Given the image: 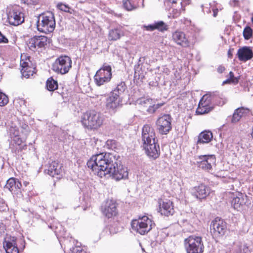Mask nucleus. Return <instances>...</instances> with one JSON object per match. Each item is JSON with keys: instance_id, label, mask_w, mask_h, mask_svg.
I'll return each instance as SVG.
<instances>
[{"instance_id": "13d9d810", "label": "nucleus", "mask_w": 253, "mask_h": 253, "mask_svg": "<svg viewBox=\"0 0 253 253\" xmlns=\"http://www.w3.org/2000/svg\"><path fill=\"white\" fill-rule=\"evenodd\" d=\"M21 1L27 5L30 4L32 3V0H21Z\"/></svg>"}, {"instance_id": "423d86ee", "label": "nucleus", "mask_w": 253, "mask_h": 253, "mask_svg": "<svg viewBox=\"0 0 253 253\" xmlns=\"http://www.w3.org/2000/svg\"><path fill=\"white\" fill-rule=\"evenodd\" d=\"M184 247L186 253H203L205 247L202 237L192 235L184 240Z\"/></svg>"}, {"instance_id": "39448f33", "label": "nucleus", "mask_w": 253, "mask_h": 253, "mask_svg": "<svg viewBox=\"0 0 253 253\" xmlns=\"http://www.w3.org/2000/svg\"><path fill=\"white\" fill-rule=\"evenodd\" d=\"M103 121L102 114L94 110L86 111L81 118L83 126L88 130L97 129L102 125Z\"/></svg>"}, {"instance_id": "7ed1b4c3", "label": "nucleus", "mask_w": 253, "mask_h": 253, "mask_svg": "<svg viewBox=\"0 0 253 253\" xmlns=\"http://www.w3.org/2000/svg\"><path fill=\"white\" fill-rule=\"evenodd\" d=\"M227 100L219 94L213 93L204 95L200 99L196 113L197 115H204L211 112L214 108L212 105L222 106Z\"/></svg>"}, {"instance_id": "9d476101", "label": "nucleus", "mask_w": 253, "mask_h": 253, "mask_svg": "<svg viewBox=\"0 0 253 253\" xmlns=\"http://www.w3.org/2000/svg\"><path fill=\"white\" fill-rule=\"evenodd\" d=\"M196 165L198 168L208 172L213 170V166L216 165V157L214 155L198 156Z\"/></svg>"}, {"instance_id": "a878e982", "label": "nucleus", "mask_w": 253, "mask_h": 253, "mask_svg": "<svg viewBox=\"0 0 253 253\" xmlns=\"http://www.w3.org/2000/svg\"><path fill=\"white\" fill-rule=\"evenodd\" d=\"M124 36L123 28L121 27H117L111 29L108 34V39L109 41H117Z\"/></svg>"}, {"instance_id": "6ab92c4d", "label": "nucleus", "mask_w": 253, "mask_h": 253, "mask_svg": "<svg viewBox=\"0 0 253 253\" xmlns=\"http://www.w3.org/2000/svg\"><path fill=\"white\" fill-rule=\"evenodd\" d=\"M30 56H27L26 54H22L21 56L20 67H21V73L22 78L28 79L32 75V68L29 66V62L30 61Z\"/></svg>"}, {"instance_id": "09e8293b", "label": "nucleus", "mask_w": 253, "mask_h": 253, "mask_svg": "<svg viewBox=\"0 0 253 253\" xmlns=\"http://www.w3.org/2000/svg\"><path fill=\"white\" fill-rule=\"evenodd\" d=\"M180 11L176 9H174L172 10V16L173 18H176L180 15Z\"/></svg>"}, {"instance_id": "c03bdc74", "label": "nucleus", "mask_w": 253, "mask_h": 253, "mask_svg": "<svg viewBox=\"0 0 253 253\" xmlns=\"http://www.w3.org/2000/svg\"><path fill=\"white\" fill-rule=\"evenodd\" d=\"M12 138H13L14 142L18 145H20L22 142V140L21 138H20L19 134L13 136Z\"/></svg>"}, {"instance_id": "a211bd4d", "label": "nucleus", "mask_w": 253, "mask_h": 253, "mask_svg": "<svg viewBox=\"0 0 253 253\" xmlns=\"http://www.w3.org/2000/svg\"><path fill=\"white\" fill-rule=\"evenodd\" d=\"M252 112L248 108L244 107H239L234 110L232 116H229L231 124H235L239 122L242 118L249 116L251 115Z\"/></svg>"}, {"instance_id": "4c0bfd02", "label": "nucleus", "mask_w": 253, "mask_h": 253, "mask_svg": "<svg viewBox=\"0 0 253 253\" xmlns=\"http://www.w3.org/2000/svg\"><path fill=\"white\" fill-rule=\"evenodd\" d=\"M228 79L229 80L231 84L236 85L239 82V80L240 79V76L235 77L234 73L232 71H230L229 73Z\"/></svg>"}, {"instance_id": "f257e3e1", "label": "nucleus", "mask_w": 253, "mask_h": 253, "mask_svg": "<svg viewBox=\"0 0 253 253\" xmlns=\"http://www.w3.org/2000/svg\"><path fill=\"white\" fill-rule=\"evenodd\" d=\"M86 165L100 177L109 174L113 179L119 181L128 176L127 168L122 164L120 156L114 153L93 155L87 162Z\"/></svg>"}, {"instance_id": "f3484780", "label": "nucleus", "mask_w": 253, "mask_h": 253, "mask_svg": "<svg viewBox=\"0 0 253 253\" xmlns=\"http://www.w3.org/2000/svg\"><path fill=\"white\" fill-rule=\"evenodd\" d=\"M101 210L103 214L108 218L116 216L118 213L116 203L113 200H107L101 206Z\"/></svg>"}, {"instance_id": "4468645a", "label": "nucleus", "mask_w": 253, "mask_h": 253, "mask_svg": "<svg viewBox=\"0 0 253 253\" xmlns=\"http://www.w3.org/2000/svg\"><path fill=\"white\" fill-rule=\"evenodd\" d=\"M171 120L172 118L169 114H164L157 119L156 125L160 134H167L171 130Z\"/></svg>"}, {"instance_id": "b1692460", "label": "nucleus", "mask_w": 253, "mask_h": 253, "mask_svg": "<svg viewBox=\"0 0 253 253\" xmlns=\"http://www.w3.org/2000/svg\"><path fill=\"white\" fill-rule=\"evenodd\" d=\"M62 164L56 161H52L48 164L47 169L44 170V172L52 177L59 175L62 172Z\"/></svg>"}, {"instance_id": "0e129e2a", "label": "nucleus", "mask_w": 253, "mask_h": 253, "mask_svg": "<svg viewBox=\"0 0 253 253\" xmlns=\"http://www.w3.org/2000/svg\"><path fill=\"white\" fill-rule=\"evenodd\" d=\"M172 3H176V0H173L172 1Z\"/></svg>"}, {"instance_id": "680f3d73", "label": "nucleus", "mask_w": 253, "mask_h": 253, "mask_svg": "<svg viewBox=\"0 0 253 253\" xmlns=\"http://www.w3.org/2000/svg\"><path fill=\"white\" fill-rule=\"evenodd\" d=\"M34 65L33 64V74L34 73H36V67H34Z\"/></svg>"}, {"instance_id": "bb28decb", "label": "nucleus", "mask_w": 253, "mask_h": 253, "mask_svg": "<svg viewBox=\"0 0 253 253\" xmlns=\"http://www.w3.org/2000/svg\"><path fill=\"white\" fill-rule=\"evenodd\" d=\"M47 42V38L44 36H34L33 37V47H44Z\"/></svg>"}, {"instance_id": "e2e57ef3", "label": "nucleus", "mask_w": 253, "mask_h": 253, "mask_svg": "<svg viewBox=\"0 0 253 253\" xmlns=\"http://www.w3.org/2000/svg\"><path fill=\"white\" fill-rule=\"evenodd\" d=\"M48 227L49 228H51L52 230L54 229V226L53 225H52L50 224V225H48Z\"/></svg>"}, {"instance_id": "ddd939ff", "label": "nucleus", "mask_w": 253, "mask_h": 253, "mask_svg": "<svg viewBox=\"0 0 253 253\" xmlns=\"http://www.w3.org/2000/svg\"><path fill=\"white\" fill-rule=\"evenodd\" d=\"M210 228L213 237L220 238L223 237L227 232V223L221 218L217 217L211 221Z\"/></svg>"}, {"instance_id": "a19ab883", "label": "nucleus", "mask_w": 253, "mask_h": 253, "mask_svg": "<svg viewBox=\"0 0 253 253\" xmlns=\"http://www.w3.org/2000/svg\"><path fill=\"white\" fill-rule=\"evenodd\" d=\"M9 133L11 137L15 135H18L19 132L18 128L16 127L11 126L9 128Z\"/></svg>"}, {"instance_id": "393cba45", "label": "nucleus", "mask_w": 253, "mask_h": 253, "mask_svg": "<svg viewBox=\"0 0 253 253\" xmlns=\"http://www.w3.org/2000/svg\"><path fill=\"white\" fill-rule=\"evenodd\" d=\"M21 187H22L21 182L19 181L18 179L13 177L7 180L5 185V188L8 189L10 192L14 193L18 192Z\"/></svg>"}, {"instance_id": "5701e85b", "label": "nucleus", "mask_w": 253, "mask_h": 253, "mask_svg": "<svg viewBox=\"0 0 253 253\" xmlns=\"http://www.w3.org/2000/svg\"><path fill=\"white\" fill-rule=\"evenodd\" d=\"M237 56L240 61L246 62L253 58V51L250 46H244L238 49Z\"/></svg>"}, {"instance_id": "f03ea898", "label": "nucleus", "mask_w": 253, "mask_h": 253, "mask_svg": "<svg viewBox=\"0 0 253 253\" xmlns=\"http://www.w3.org/2000/svg\"><path fill=\"white\" fill-rule=\"evenodd\" d=\"M141 140L143 147L147 156L155 160L160 155L158 140L156 137L154 128L146 124L142 128Z\"/></svg>"}, {"instance_id": "e433bc0d", "label": "nucleus", "mask_w": 253, "mask_h": 253, "mask_svg": "<svg viewBox=\"0 0 253 253\" xmlns=\"http://www.w3.org/2000/svg\"><path fill=\"white\" fill-rule=\"evenodd\" d=\"M106 144L107 148L113 150L118 149V143L117 141L114 139H109L106 141Z\"/></svg>"}, {"instance_id": "9b49d317", "label": "nucleus", "mask_w": 253, "mask_h": 253, "mask_svg": "<svg viewBox=\"0 0 253 253\" xmlns=\"http://www.w3.org/2000/svg\"><path fill=\"white\" fill-rule=\"evenodd\" d=\"M232 195L231 206L238 211L243 210L251 204L249 197L245 193L237 192L235 194L233 193Z\"/></svg>"}, {"instance_id": "f8f14e48", "label": "nucleus", "mask_w": 253, "mask_h": 253, "mask_svg": "<svg viewBox=\"0 0 253 253\" xmlns=\"http://www.w3.org/2000/svg\"><path fill=\"white\" fill-rule=\"evenodd\" d=\"M172 37L177 44L185 48L193 45L196 41L195 35L186 36L184 32L181 31H175L172 34Z\"/></svg>"}, {"instance_id": "aec40b11", "label": "nucleus", "mask_w": 253, "mask_h": 253, "mask_svg": "<svg viewBox=\"0 0 253 253\" xmlns=\"http://www.w3.org/2000/svg\"><path fill=\"white\" fill-rule=\"evenodd\" d=\"M159 212L165 216L172 215L174 213L173 203L169 200L166 199L162 202H159Z\"/></svg>"}, {"instance_id": "2eb2a0df", "label": "nucleus", "mask_w": 253, "mask_h": 253, "mask_svg": "<svg viewBox=\"0 0 253 253\" xmlns=\"http://www.w3.org/2000/svg\"><path fill=\"white\" fill-rule=\"evenodd\" d=\"M122 97H119L116 93L114 94L110 93L106 99V108L111 114H115L118 109L122 106Z\"/></svg>"}, {"instance_id": "6e6d98bb", "label": "nucleus", "mask_w": 253, "mask_h": 253, "mask_svg": "<svg viewBox=\"0 0 253 253\" xmlns=\"http://www.w3.org/2000/svg\"><path fill=\"white\" fill-rule=\"evenodd\" d=\"M213 14L212 15L214 17H216L218 14V9L217 8L212 9Z\"/></svg>"}, {"instance_id": "49530a36", "label": "nucleus", "mask_w": 253, "mask_h": 253, "mask_svg": "<svg viewBox=\"0 0 253 253\" xmlns=\"http://www.w3.org/2000/svg\"><path fill=\"white\" fill-rule=\"evenodd\" d=\"M8 42V39L3 36L0 32V43H7Z\"/></svg>"}, {"instance_id": "2f4dec72", "label": "nucleus", "mask_w": 253, "mask_h": 253, "mask_svg": "<svg viewBox=\"0 0 253 253\" xmlns=\"http://www.w3.org/2000/svg\"><path fill=\"white\" fill-rule=\"evenodd\" d=\"M165 104V103H159L155 104V102L152 105H149L146 110L147 112L149 114L155 113L156 111L162 107Z\"/></svg>"}, {"instance_id": "4d7b16f0", "label": "nucleus", "mask_w": 253, "mask_h": 253, "mask_svg": "<svg viewBox=\"0 0 253 253\" xmlns=\"http://www.w3.org/2000/svg\"><path fill=\"white\" fill-rule=\"evenodd\" d=\"M144 60V57H140L137 64H139V65L140 66V65L143 64V62Z\"/></svg>"}, {"instance_id": "de8ad7c7", "label": "nucleus", "mask_w": 253, "mask_h": 253, "mask_svg": "<svg viewBox=\"0 0 253 253\" xmlns=\"http://www.w3.org/2000/svg\"><path fill=\"white\" fill-rule=\"evenodd\" d=\"M239 0H230V4L231 6L234 7H237L239 6Z\"/></svg>"}, {"instance_id": "79ce46f5", "label": "nucleus", "mask_w": 253, "mask_h": 253, "mask_svg": "<svg viewBox=\"0 0 253 253\" xmlns=\"http://www.w3.org/2000/svg\"><path fill=\"white\" fill-rule=\"evenodd\" d=\"M8 207L4 201L2 199L0 200V211H4L8 210Z\"/></svg>"}, {"instance_id": "bf43d9fd", "label": "nucleus", "mask_w": 253, "mask_h": 253, "mask_svg": "<svg viewBox=\"0 0 253 253\" xmlns=\"http://www.w3.org/2000/svg\"><path fill=\"white\" fill-rule=\"evenodd\" d=\"M225 84H231L228 78H227L226 80L223 82L222 84L224 85Z\"/></svg>"}, {"instance_id": "c85d7f7f", "label": "nucleus", "mask_w": 253, "mask_h": 253, "mask_svg": "<svg viewBox=\"0 0 253 253\" xmlns=\"http://www.w3.org/2000/svg\"><path fill=\"white\" fill-rule=\"evenodd\" d=\"M136 102L138 105L142 107H147L148 105H151L153 103H155V101L152 98L147 96L138 98L136 100Z\"/></svg>"}, {"instance_id": "58836bf2", "label": "nucleus", "mask_w": 253, "mask_h": 253, "mask_svg": "<svg viewBox=\"0 0 253 253\" xmlns=\"http://www.w3.org/2000/svg\"><path fill=\"white\" fill-rule=\"evenodd\" d=\"M250 251L247 244L241 245L238 246L236 253H250Z\"/></svg>"}, {"instance_id": "052dcab7", "label": "nucleus", "mask_w": 253, "mask_h": 253, "mask_svg": "<svg viewBox=\"0 0 253 253\" xmlns=\"http://www.w3.org/2000/svg\"><path fill=\"white\" fill-rule=\"evenodd\" d=\"M41 0H33V5H37L40 3Z\"/></svg>"}, {"instance_id": "0eeeda50", "label": "nucleus", "mask_w": 253, "mask_h": 253, "mask_svg": "<svg viewBox=\"0 0 253 253\" xmlns=\"http://www.w3.org/2000/svg\"><path fill=\"white\" fill-rule=\"evenodd\" d=\"M154 223L147 216L139 217L138 219L133 220L131 223L132 229L141 235H145L152 228Z\"/></svg>"}, {"instance_id": "864d4df0", "label": "nucleus", "mask_w": 253, "mask_h": 253, "mask_svg": "<svg viewBox=\"0 0 253 253\" xmlns=\"http://www.w3.org/2000/svg\"><path fill=\"white\" fill-rule=\"evenodd\" d=\"M141 69V68L140 67L139 64H136L134 67V75L136 76V74L137 72H139L140 70Z\"/></svg>"}, {"instance_id": "c756f323", "label": "nucleus", "mask_w": 253, "mask_h": 253, "mask_svg": "<svg viewBox=\"0 0 253 253\" xmlns=\"http://www.w3.org/2000/svg\"><path fill=\"white\" fill-rule=\"evenodd\" d=\"M127 86L125 82L122 81L119 83L116 88L114 90H112L110 93L114 94L115 93L117 95H119V97H121V95L125 92Z\"/></svg>"}, {"instance_id": "473e14b6", "label": "nucleus", "mask_w": 253, "mask_h": 253, "mask_svg": "<svg viewBox=\"0 0 253 253\" xmlns=\"http://www.w3.org/2000/svg\"><path fill=\"white\" fill-rule=\"evenodd\" d=\"M123 6L127 11L132 10L137 7L136 4L131 0H123Z\"/></svg>"}, {"instance_id": "3c124183", "label": "nucleus", "mask_w": 253, "mask_h": 253, "mask_svg": "<svg viewBox=\"0 0 253 253\" xmlns=\"http://www.w3.org/2000/svg\"><path fill=\"white\" fill-rule=\"evenodd\" d=\"M234 49L233 48H230L228 49L227 55H228V57L229 58H230V59L232 58L233 53L234 52Z\"/></svg>"}, {"instance_id": "c9c22d12", "label": "nucleus", "mask_w": 253, "mask_h": 253, "mask_svg": "<svg viewBox=\"0 0 253 253\" xmlns=\"http://www.w3.org/2000/svg\"><path fill=\"white\" fill-rule=\"evenodd\" d=\"M253 30L250 26H246L243 32L244 38L245 40H248L253 36Z\"/></svg>"}, {"instance_id": "6e6552de", "label": "nucleus", "mask_w": 253, "mask_h": 253, "mask_svg": "<svg viewBox=\"0 0 253 253\" xmlns=\"http://www.w3.org/2000/svg\"><path fill=\"white\" fill-rule=\"evenodd\" d=\"M112 78V67L104 63L102 67L96 72L94 76V80L97 86H101L108 83Z\"/></svg>"}, {"instance_id": "412c9836", "label": "nucleus", "mask_w": 253, "mask_h": 253, "mask_svg": "<svg viewBox=\"0 0 253 253\" xmlns=\"http://www.w3.org/2000/svg\"><path fill=\"white\" fill-rule=\"evenodd\" d=\"M193 190L192 195L200 201L205 199L210 194L209 188L203 184L194 187Z\"/></svg>"}, {"instance_id": "72a5a7b5", "label": "nucleus", "mask_w": 253, "mask_h": 253, "mask_svg": "<svg viewBox=\"0 0 253 253\" xmlns=\"http://www.w3.org/2000/svg\"><path fill=\"white\" fill-rule=\"evenodd\" d=\"M155 30H158L160 32H164L168 30V26L163 21H160L154 23Z\"/></svg>"}, {"instance_id": "1a4fd4ad", "label": "nucleus", "mask_w": 253, "mask_h": 253, "mask_svg": "<svg viewBox=\"0 0 253 253\" xmlns=\"http://www.w3.org/2000/svg\"><path fill=\"white\" fill-rule=\"evenodd\" d=\"M72 67L71 58L67 55L60 56L52 64L51 69L58 74L67 73Z\"/></svg>"}, {"instance_id": "4be33fe9", "label": "nucleus", "mask_w": 253, "mask_h": 253, "mask_svg": "<svg viewBox=\"0 0 253 253\" xmlns=\"http://www.w3.org/2000/svg\"><path fill=\"white\" fill-rule=\"evenodd\" d=\"M3 248L6 253H19L16 238L15 237L10 236L6 238L3 242Z\"/></svg>"}, {"instance_id": "ea45409f", "label": "nucleus", "mask_w": 253, "mask_h": 253, "mask_svg": "<svg viewBox=\"0 0 253 253\" xmlns=\"http://www.w3.org/2000/svg\"><path fill=\"white\" fill-rule=\"evenodd\" d=\"M8 102V97L4 93L0 92V106H4Z\"/></svg>"}, {"instance_id": "a18cd8bd", "label": "nucleus", "mask_w": 253, "mask_h": 253, "mask_svg": "<svg viewBox=\"0 0 253 253\" xmlns=\"http://www.w3.org/2000/svg\"><path fill=\"white\" fill-rule=\"evenodd\" d=\"M143 28L147 31H153L155 30L154 23L147 26L144 25Z\"/></svg>"}, {"instance_id": "dca6fc26", "label": "nucleus", "mask_w": 253, "mask_h": 253, "mask_svg": "<svg viewBox=\"0 0 253 253\" xmlns=\"http://www.w3.org/2000/svg\"><path fill=\"white\" fill-rule=\"evenodd\" d=\"M7 20L13 26H17L24 21L23 14L17 6L11 7L7 13Z\"/></svg>"}, {"instance_id": "20e7f679", "label": "nucleus", "mask_w": 253, "mask_h": 253, "mask_svg": "<svg viewBox=\"0 0 253 253\" xmlns=\"http://www.w3.org/2000/svg\"><path fill=\"white\" fill-rule=\"evenodd\" d=\"M55 25L54 14L51 11L42 12L37 16L36 26L40 32L51 33L54 30Z\"/></svg>"}, {"instance_id": "5fc2aeb1", "label": "nucleus", "mask_w": 253, "mask_h": 253, "mask_svg": "<svg viewBox=\"0 0 253 253\" xmlns=\"http://www.w3.org/2000/svg\"><path fill=\"white\" fill-rule=\"evenodd\" d=\"M30 183L29 181H23V185H22V189L23 190H27V186L29 185Z\"/></svg>"}, {"instance_id": "37998d69", "label": "nucleus", "mask_w": 253, "mask_h": 253, "mask_svg": "<svg viewBox=\"0 0 253 253\" xmlns=\"http://www.w3.org/2000/svg\"><path fill=\"white\" fill-rule=\"evenodd\" d=\"M70 253H86L80 247H75L71 250Z\"/></svg>"}, {"instance_id": "cd10ccee", "label": "nucleus", "mask_w": 253, "mask_h": 253, "mask_svg": "<svg viewBox=\"0 0 253 253\" xmlns=\"http://www.w3.org/2000/svg\"><path fill=\"white\" fill-rule=\"evenodd\" d=\"M212 137V133L211 131H203L198 136L197 144L208 143L211 140Z\"/></svg>"}, {"instance_id": "8fccbe9b", "label": "nucleus", "mask_w": 253, "mask_h": 253, "mask_svg": "<svg viewBox=\"0 0 253 253\" xmlns=\"http://www.w3.org/2000/svg\"><path fill=\"white\" fill-rule=\"evenodd\" d=\"M225 67L222 65H219L217 68V71L219 74L223 73L225 71Z\"/></svg>"}, {"instance_id": "7c9ffc66", "label": "nucleus", "mask_w": 253, "mask_h": 253, "mask_svg": "<svg viewBox=\"0 0 253 253\" xmlns=\"http://www.w3.org/2000/svg\"><path fill=\"white\" fill-rule=\"evenodd\" d=\"M46 87L48 90L50 91H54L57 89V81L54 80L52 77L49 78L46 82Z\"/></svg>"}, {"instance_id": "f704fd0d", "label": "nucleus", "mask_w": 253, "mask_h": 253, "mask_svg": "<svg viewBox=\"0 0 253 253\" xmlns=\"http://www.w3.org/2000/svg\"><path fill=\"white\" fill-rule=\"evenodd\" d=\"M57 8L61 11L68 12L70 14L74 13L75 10L69 7L67 4L59 3L57 5Z\"/></svg>"}, {"instance_id": "69168bd1", "label": "nucleus", "mask_w": 253, "mask_h": 253, "mask_svg": "<svg viewBox=\"0 0 253 253\" xmlns=\"http://www.w3.org/2000/svg\"><path fill=\"white\" fill-rule=\"evenodd\" d=\"M207 12L208 13L209 12H211V10L209 9V10L207 11Z\"/></svg>"}, {"instance_id": "603ef678", "label": "nucleus", "mask_w": 253, "mask_h": 253, "mask_svg": "<svg viewBox=\"0 0 253 253\" xmlns=\"http://www.w3.org/2000/svg\"><path fill=\"white\" fill-rule=\"evenodd\" d=\"M149 85L150 87H157L159 85V83L157 81H152L149 83Z\"/></svg>"}]
</instances>
